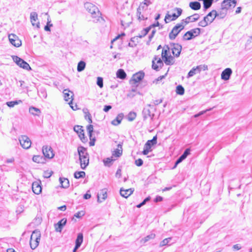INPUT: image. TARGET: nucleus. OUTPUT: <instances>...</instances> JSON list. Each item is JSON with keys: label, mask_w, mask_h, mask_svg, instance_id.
<instances>
[{"label": "nucleus", "mask_w": 252, "mask_h": 252, "mask_svg": "<svg viewBox=\"0 0 252 252\" xmlns=\"http://www.w3.org/2000/svg\"><path fill=\"white\" fill-rule=\"evenodd\" d=\"M79 137H80V139L81 140V141L83 142H84L86 141V139L85 137V134H84V132H83L82 133H81L79 135Z\"/></svg>", "instance_id": "59"}, {"label": "nucleus", "mask_w": 252, "mask_h": 252, "mask_svg": "<svg viewBox=\"0 0 252 252\" xmlns=\"http://www.w3.org/2000/svg\"><path fill=\"white\" fill-rule=\"evenodd\" d=\"M86 66V63L84 61H80L78 63L77 65V71L78 72H81L84 70Z\"/></svg>", "instance_id": "38"}, {"label": "nucleus", "mask_w": 252, "mask_h": 252, "mask_svg": "<svg viewBox=\"0 0 252 252\" xmlns=\"http://www.w3.org/2000/svg\"><path fill=\"white\" fill-rule=\"evenodd\" d=\"M232 73V71L230 68H225L221 74V78L222 80L226 81L229 79Z\"/></svg>", "instance_id": "18"}, {"label": "nucleus", "mask_w": 252, "mask_h": 252, "mask_svg": "<svg viewBox=\"0 0 252 252\" xmlns=\"http://www.w3.org/2000/svg\"><path fill=\"white\" fill-rule=\"evenodd\" d=\"M163 101L162 99L155 100L153 101V105H158L159 104L161 103Z\"/></svg>", "instance_id": "60"}, {"label": "nucleus", "mask_w": 252, "mask_h": 252, "mask_svg": "<svg viewBox=\"0 0 252 252\" xmlns=\"http://www.w3.org/2000/svg\"><path fill=\"white\" fill-rule=\"evenodd\" d=\"M236 0H223L221 4V10L227 11L229 8H234L236 6Z\"/></svg>", "instance_id": "10"}, {"label": "nucleus", "mask_w": 252, "mask_h": 252, "mask_svg": "<svg viewBox=\"0 0 252 252\" xmlns=\"http://www.w3.org/2000/svg\"><path fill=\"white\" fill-rule=\"evenodd\" d=\"M170 47H169L170 49L172 50V52L174 56L176 57H178L181 53L182 47L178 43H170Z\"/></svg>", "instance_id": "13"}, {"label": "nucleus", "mask_w": 252, "mask_h": 252, "mask_svg": "<svg viewBox=\"0 0 252 252\" xmlns=\"http://www.w3.org/2000/svg\"><path fill=\"white\" fill-rule=\"evenodd\" d=\"M184 28L185 25L183 24V22H181L176 24L169 34V39L171 40L175 39L178 34L184 29Z\"/></svg>", "instance_id": "7"}, {"label": "nucleus", "mask_w": 252, "mask_h": 252, "mask_svg": "<svg viewBox=\"0 0 252 252\" xmlns=\"http://www.w3.org/2000/svg\"><path fill=\"white\" fill-rule=\"evenodd\" d=\"M213 0H204L203 8H204V10H207V9H208L209 8H210L211 6V5L213 2Z\"/></svg>", "instance_id": "36"}, {"label": "nucleus", "mask_w": 252, "mask_h": 252, "mask_svg": "<svg viewBox=\"0 0 252 252\" xmlns=\"http://www.w3.org/2000/svg\"><path fill=\"white\" fill-rule=\"evenodd\" d=\"M32 189L33 192L36 194H39L41 192L42 188L40 185L36 182L32 184Z\"/></svg>", "instance_id": "25"}, {"label": "nucleus", "mask_w": 252, "mask_h": 252, "mask_svg": "<svg viewBox=\"0 0 252 252\" xmlns=\"http://www.w3.org/2000/svg\"><path fill=\"white\" fill-rule=\"evenodd\" d=\"M189 31L191 32L192 34L194 36V38L200 33V29L198 28L191 29Z\"/></svg>", "instance_id": "46"}, {"label": "nucleus", "mask_w": 252, "mask_h": 252, "mask_svg": "<svg viewBox=\"0 0 252 252\" xmlns=\"http://www.w3.org/2000/svg\"><path fill=\"white\" fill-rule=\"evenodd\" d=\"M30 19L32 24L33 26L35 25V24L33 23L34 21H35L37 19V14L35 12H32L30 14Z\"/></svg>", "instance_id": "41"}, {"label": "nucleus", "mask_w": 252, "mask_h": 252, "mask_svg": "<svg viewBox=\"0 0 252 252\" xmlns=\"http://www.w3.org/2000/svg\"><path fill=\"white\" fill-rule=\"evenodd\" d=\"M96 84L100 88H102L103 86V78L100 77L97 78Z\"/></svg>", "instance_id": "51"}, {"label": "nucleus", "mask_w": 252, "mask_h": 252, "mask_svg": "<svg viewBox=\"0 0 252 252\" xmlns=\"http://www.w3.org/2000/svg\"><path fill=\"white\" fill-rule=\"evenodd\" d=\"M52 173H53V172H52V171H51V172L46 171L44 173L43 177L45 178H50L51 176Z\"/></svg>", "instance_id": "58"}, {"label": "nucleus", "mask_w": 252, "mask_h": 252, "mask_svg": "<svg viewBox=\"0 0 252 252\" xmlns=\"http://www.w3.org/2000/svg\"><path fill=\"white\" fill-rule=\"evenodd\" d=\"M151 30V27H149L147 28L144 29L142 31H141L140 33L137 36L139 38H142L144 37L145 35L147 34V33L149 32Z\"/></svg>", "instance_id": "35"}, {"label": "nucleus", "mask_w": 252, "mask_h": 252, "mask_svg": "<svg viewBox=\"0 0 252 252\" xmlns=\"http://www.w3.org/2000/svg\"><path fill=\"white\" fill-rule=\"evenodd\" d=\"M85 118L90 124L92 123V116L88 111L85 113Z\"/></svg>", "instance_id": "52"}, {"label": "nucleus", "mask_w": 252, "mask_h": 252, "mask_svg": "<svg viewBox=\"0 0 252 252\" xmlns=\"http://www.w3.org/2000/svg\"><path fill=\"white\" fill-rule=\"evenodd\" d=\"M83 241V235L82 233L78 234L75 241V245L80 247Z\"/></svg>", "instance_id": "31"}, {"label": "nucleus", "mask_w": 252, "mask_h": 252, "mask_svg": "<svg viewBox=\"0 0 252 252\" xmlns=\"http://www.w3.org/2000/svg\"><path fill=\"white\" fill-rule=\"evenodd\" d=\"M122 150H119L118 149H117L114 151L112 155L115 157H119L122 155Z\"/></svg>", "instance_id": "48"}, {"label": "nucleus", "mask_w": 252, "mask_h": 252, "mask_svg": "<svg viewBox=\"0 0 252 252\" xmlns=\"http://www.w3.org/2000/svg\"><path fill=\"white\" fill-rule=\"evenodd\" d=\"M135 164L137 166H141L143 165V161L142 160V159L141 158H138V159L136 160L135 161Z\"/></svg>", "instance_id": "57"}, {"label": "nucleus", "mask_w": 252, "mask_h": 252, "mask_svg": "<svg viewBox=\"0 0 252 252\" xmlns=\"http://www.w3.org/2000/svg\"><path fill=\"white\" fill-rule=\"evenodd\" d=\"M156 108H155L153 105L151 104H147L142 111L144 120L150 118L151 121H153L155 116L154 112L156 111Z\"/></svg>", "instance_id": "4"}, {"label": "nucleus", "mask_w": 252, "mask_h": 252, "mask_svg": "<svg viewBox=\"0 0 252 252\" xmlns=\"http://www.w3.org/2000/svg\"><path fill=\"white\" fill-rule=\"evenodd\" d=\"M200 72H199V70H198V68H197V66L196 67H193L189 71V72L188 73V75L187 76V77L188 78H189L190 77H192L193 76H194V75H195L196 74H197V73H199Z\"/></svg>", "instance_id": "30"}, {"label": "nucleus", "mask_w": 252, "mask_h": 252, "mask_svg": "<svg viewBox=\"0 0 252 252\" xmlns=\"http://www.w3.org/2000/svg\"><path fill=\"white\" fill-rule=\"evenodd\" d=\"M84 6L87 10L92 14V17L94 18V21H98L99 18H101V13L97 7L93 3L90 2L85 3Z\"/></svg>", "instance_id": "2"}, {"label": "nucleus", "mask_w": 252, "mask_h": 252, "mask_svg": "<svg viewBox=\"0 0 252 252\" xmlns=\"http://www.w3.org/2000/svg\"><path fill=\"white\" fill-rule=\"evenodd\" d=\"M117 77L121 79H124L126 76V74L125 71L122 69H119L117 72Z\"/></svg>", "instance_id": "32"}, {"label": "nucleus", "mask_w": 252, "mask_h": 252, "mask_svg": "<svg viewBox=\"0 0 252 252\" xmlns=\"http://www.w3.org/2000/svg\"><path fill=\"white\" fill-rule=\"evenodd\" d=\"M174 10L177 11V14L175 13L171 14L168 13L166 14L164 19V21L166 23H168L172 21L175 20L181 15L182 13V9L181 8L177 7Z\"/></svg>", "instance_id": "8"}, {"label": "nucleus", "mask_w": 252, "mask_h": 252, "mask_svg": "<svg viewBox=\"0 0 252 252\" xmlns=\"http://www.w3.org/2000/svg\"><path fill=\"white\" fill-rule=\"evenodd\" d=\"M87 129L89 133V137H92V132H93V126L92 125H89L87 127Z\"/></svg>", "instance_id": "50"}, {"label": "nucleus", "mask_w": 252, "mask_h": 252, "mask_svg": "<svg viewBox=\"0 0 252 252\" xmlns=\"http://www.w3.org/2000/svg\"><path fill=\"white\" fill-rule=\"evenodd\" d=\"M67 220L66 219H63L60 220L57 223L55 224V228L57 232H61L63 227L66 223Z\"/></svg>", "instance_id": "19"}, {"label": "nucleus", "mask_w": 252, "mask_h": 252, "mask_svg": "<svg viewBox=\"0 0 252 252\" xmlns=\"http://www.w3.org/2000/svg\"><path fill=\"white\" fill-rule=\"evenodd\" d=\"M176 92L178 94L183 95L185 93V89L182 85H178L176 87Z\"/></svg>", "instance_id": "42"}, {"label": "nucleus", "mask_w": 252, "mask_h": 252, "mask_svg": "<svg viewBox=\"0 0 252 252\" xmlns=\"http://www.w3.org/2000/svg\"><path fill=\"white\" fill-rule=\"evenodd\" d=\"M189 6L191 9L194 10H199L201 8V4L198 1L190 2L189 4Z\"/></svg>", "instance_id": "29"}, {"label": "nucleus", "mask_w": 252, "mask_h": 252, "mask_svg": "<svg viewBox=\"0 0 252 252\" xmlns=\"http://www.w3.org/2000/svg\"><path fill=\"white\" fill-rule=\"evenodd\" d=\"M44 158L40 156H34L32 158V160L37 163H43Z\"/></svg>", "instance_id": "40"}, {"label": "nucleus", "mask_w": 252, "mask_h": 252, "mask_svg": "<svg viewBox=\"0 0 252 252\" xmlns=\"http://www.w3.org/2000/svg\"><path fill=\"white\" fill-rule=\"evenodd\" d=\"M194 38V36L189 31L186 32L183 37V39L184 40H189Z\"/></svg>", "instance_id": "34"}, {"label": "nucleus", "mask_w": 252, "mask_h": 252, "mask_svg": "<svg viewBox=\"0 0 252 252\" xmlns=\"http://www.w3.org/2000/svg\"><path fill=\"white\" fill-rule=\"evenodd\" d=\"M21 146L25 149H28L31 146V141L30 138L26 135H22L19 138Z\"/></svg>", "instance_id": "12"}, {"label": "nucleus", "mask_w": 252, "mask_h": 252, "mask_svg": "<svg viewBox=\"0 0 252 252\" xmlns=\"http://www.w3.org/2000/svg\"><path fill=\"white\" fill-rule=\"evenodd\" d=\"M85 215V213L83 211L78 212L77 213L75 214L74 216L77 218H80L82 216Z\"/></svg>", "instance_id": "56"}, {"label": "nucleus", "mask_w": 252, "mask_h": 252, "mask_svg": "<svg viewBox=\"0 0 252 252\" xmlns=\"http://www.w3.org/2000/svg\"><path fill=\"white\" fill-rule=\"evenodd\" d=\"M85 175L86 173L84 171H76L74 173V177L76 179L84 178Z\"/></svg>", "instance_id": "37"}, {"label": "nucleus", "mask_w": 252, "mask_h": 252, "mask_svg": "<svg viewBox=\"0 0 252 252\" xmlns=\"http://www.w3.org/2000/svg\"><path fill=\"white\" fill-rule=\"evenodd\" d=\"M90 139V141L89 142V145L90 146H93L94 145L95 139L94 138H92V137H89Z\"/></svg>", "instance_id": "61"}, {"label": "nucleus", "mask_w": 252, "mask_h": 252, "mask_svg": "<svg viewBox=\"0 0 252 252\" xmlns=\"http://www.w3.org/2000/svg\"><path fill=\"white\" fill-rule=\"evenodd\" d=\"M10 42L14 46L16 47H20L21 44V40H20L18 37L14 34H10L8 36Z\"/></svg>", "instance_id": "14"}, {"label": "nucleus", "mask_w": 252, "mask_h": 252, "mask_svg": "<svg viewBox=\"0 0 252 252\" xmlns=\"http://www.w3.org/2000/svg\"><path fill=\"white\" fill-rule=\"evenodd\" d=\"M60 183L61 184V187L63 188L66 189L69 186V180L67 178H60Z\"/></svg>", "instance_id": "28"}, {"label": "nucleus", "mask_w": 252, "mask_h": 252, "mask_svg": "<svg viewBox=\"0 0 252 252\" xmlns=\"http://www.w3.org/2000/svg\"><path fill=\"white\" fill-rule=\"evenodd\" d=\"M217 16H219V15L216 10H213L205 16L203 19L198 23V25L200 27H205L208 24L212 23Z\"/></svg>", "instance_id": "3"}, {"label": "nucleus", "mask_w": 252, "mask_h": 252, "mask_svg": "<svg viewBox=\"0 0 252 252\" xmlns=\"http://www.w3.org/2000/svg\"><path fill=\"white\" fill-rule=\"evenodd\" d=\"M163 65L162 60L157 56H155L152 61V68L157 71L159 70Z\"/></svg>", "instance_id": "11"}, {"label": "nucleus", "mask_w": 252, "mask_h": 252, "mask_svg": "<svg viewBox=\"0 0 252 252\" xmlns=\"http://www.w3.org/2000/svg\"><path fill=\"white\" fill-rule=\"evenodd\" d=\"M123 116V113L118 114L117 117L111 122V124L114 126L119 125L121 123Z\"/></svg>", "instance_id": "27"}, {"label": "nucleus", "mask_w": 252, "mask_h": 252, "mask_svg": "<svg viewBox=\"0 0 252 252\" xmlns=\"http://www.w3.org/2000/svg\"><path fill=\"white\" fill-rule=\"evenodd\" d=\"M111 108L112 106L111 105H105L103 108V111L105 112H107Z\"/></svg>", "instance_id": "63"}, {"label": "nucleus", "mask_w": 252, "mask_h": 252, "mask_svg": "<svg viewBox=\"0 0 252 252\" xmlns=\"http://www.w3.org/2000/svg\"><path fill=\"white\" fill-rule=\"evenodd\" d=\"M18 103L17 101H8V102H6V104L8 106H9V107H13L16 104H17Z\"/></svg>", "instance_id": "55"}, {"label": "nucleus", "mask_w": 252, "mask_h": 252, "mask_svg": "<svg viewBox=\"0 0 252 252\" xmlns=\"http://www.w3.org/2000/svg\"><path fill=\"white\" fill-rule=\"evenodd\" d=\"M77 151L79 157L81 168L85 169L89 163V156L87 149L83 146H79Z\"/></svg>", "instance_id": "1"}, {"label": "nucleus", "mask_w": 252, "mask_h": 252, "mask_svg": "<svg viewBox=\"0 0 252 252\" xmlns=\"http://www.w3.org/2000/svg\"><path fill=\"white\" fill-rule=\"evenodd\" d=\"M145 75L144 73L142 71H139L135 74H133L131 80V83L132 84H135L141 81L144 78Z\"/></svg>", "instance_id": "15"}, {"label": "nucleus", "mask_w": 252, "mask_h": 252, "mask_svg": "<svg viewBox=\"0 0 252 252\" xmlns=\"http://www.w3.org/2000/svg\"><path fill=\"white\" fill-rule=\"evenodd\" d=\"M112 161L113 159H112V158H106V159H103L104 164L106 166H110Z\"/></svg>", "instance_id": "47"}, {"label": "nucleus", "mask_w": 252, "mask_h": 252, "mask_svg": "<svg viewBox=\"0 0 252 252\" xmlns=\"http://www.w3.org/2000/svg\"><path fill=\"white\" fill-rule=\"evenodd\" d=\"M143 11L141 10H139V8H137V12H136V16L139 21H142L147 19V18H145L143 14H142V12Z\"/></svg>", "instance_id": "39"}, {"label": "nucleus", "mask_w": 252, "mask_h": 252, "mask_svg": "<svg viewBox=\"0 0 252 252\" xmlns=\"http://www.w3.org/2000/svg\"><path fill=\"white\" fill-rule=\"evenodd\" d=\"M152 2L149 0H144V1L141 3H140L139 7V10H141L142 11H145L147 9L148 6L151 4Z\"/></svg>", "instance_id": "26"}, {"label": "nucleus", "mask_w": 252, "mask_h": 252, "mask_svg": "<svg viewBox=\"0 0 252 252\" xmlns=\"http://www.w3.org/2000/svg\"><path fill=\"white\" fill-rule=\"evenodd\" d=\"M107 198V190L106 189H101L97 194V201L101 202Z\"/></svg>", "instance_id": "20"}, {"label": "nucleus", "mask_w": 252, "mask_h": 252, "mask_svg": "<svg viewBox=\"0 0 252 252\" xmlns=\"http://www.w3.org/2000/svg\"><path fill=\"white\" fill-rule=\"evenodd\" d=\"M157 143V135L153 137L152 140H149L147 141V142L145 144L144 146L149 149V150H151V147L152 146L156 145Z\"/></svg>", "instance_id": "22"}, {"label": "nucleus", "mask_w": 252, "mask_h": 252, "mask_svg": "<svg viewBox=\"0 0 252 252\" xmlns=\"http://www.w3.org/2000/svg\"><path fill=\"white\" fill-rule=\"evenodd\" d=\"M64 99L65 101H67L70 98L72 99L73 96V93L70 91L68 89H65L63 91Z\"/></svg>", "instance_id": "23"}, {"label": "nucleus", "mask_w": 252, "mask_h": 252, "mask_svg": "<svg viewBox=\"0 0 252 252\" xmlns=\"http://www.w3.org/2000/svg\"><path fill=\"white\" fill-rule=\"evenodd\" d=\"M151 150H149V149L146 148L145 146H144V150L142 152V153L144 155H147L149 152L151 151Z\"/></svg>", "instance_id": "62"}, {"label": "nucleus", "mask_w": 252, "mask_h": 252, "mask_svg": "<svg viewBox=\"0 0 252 252\" xmlns=\"http://www.w3.org/2000/svg\"><path fill=\"white\" fill-rule=\"evenodd\" d=\"M30 113L34 116H39L40 113H41L40 110L36 107H31L29 108Z\"/></svg>", "instance_id": "33"}, {"label": "nucleus", "mask_w": 252, "mask_h": 252, "mask_svg": "<svg viewBox=\"0 0 252 252\" xmlns=\"http://www.w3.org/2000/svg\"><path fill=\"white\" fill-rule=\"evenodd\" d=\"M156 235L154 233H151L150 235H147L144 238L142 239V241L143 243H146L148 242L150 239H153L155 238Z\"/></svg>", "instance_id": "44"}, {"label": "nucleus", "mask_w": 252, "mask_h": 252, "mask_svg": "<svg viewBox=\"0 0 252 252\" xmlns=\"http://www.w3.org/2000/svg\"><path fill=\"white\" fill-rule=\"evenodd\" d=\"M133 191L134 189L132 188L127 189H124L123 188H121L120 192L122 196L125 198H127L133 193Z\"/></svg>", "instance_id": "21"}, {"label": "nucleus", "mask_w": 252, "mask_h": 252, "mask_svg": "<svg viewBox=\"0 0 252 252\" xmlns=\"http://www.w3.org/2000/svg\"><path fill=\"white\" fill-rule=\"evenodd\" d=\"M219 15V16L220 15V18H223V17H225V16L226 15V11H222L221 10V11L220 12V14H218Z\"/></svg>", "instance_id": "64"}, {"label": "nucleus", "mask_w": 252, "mask_h": 252, "mask_svg": "<svg viewBox=\"0 0 252 252\" xmlns=\"http://www.w3.org/2000/svg\"><path fill=\"white\" fill-rule=\"evenodd\" d=\"M190 154L189 149H187L185 150L183 154L177 159V164H179L183 160L187 158L188 155Z\"/></svg>", "instance_id": "24"}, {"label": "nucleus", "mask_w": 252, "mask_h": 252, "mask_svg": "<svg viewBox=\"0 0 252 252\" xmlns=\"http://www.w3.org/2000/svg\"><path fill=\"white\" fill-rule=\"evenodd\" d=\"M136 117V114L134 112H130L127 115V119L129 121H133Z\"/></svg>", "instance_id": "45"}, {"label": "nucleus", "mask_w": 252, "mask_h": 252, "mask_svg": "<svg viewBox=\"0 0 252 252\" xmlns=\"http://www.w3.org/2000/svg\"><path fill=\"white\" fill-rule=\"evenodd\" d=\"M197 68H198V70H199V72H200L201 70H208V66L206 65L203 64V65H199L197 66Z\"/></svg>", "instance_id": "54"}, {"label": "nucleus", "mask_w": 252, "mask_h": 252, "mask_svg": "<svg viewBox=\"0 0 252 252\" xmlns=\"http://www.w3.org/2000/svg\"><path fill=\"white\" fill-rule=\"evenodd\" d=\"M51 21L48 18V21L47 25L44 27V30L45 31H50V27L53 26L52 24H50Z\"/></svg>", "instance_id": "53"}, {"label": "nucleus", "mask_w": 252, "mask_h": 252, "mask_svg": "<svg viewBox=\"0 0 252 252\" xmlns=\"http://www.w3.org/2000/svg\"><path fill=\"white\" fill-rule=\"evenodd\" d=\"M73 129L74 131H75L78 134V136L83 132H84V130L83 129V127L80 126L76 125L75 126L73 127Z\"/></svg>", "instance_id": "43"}, {"label": "nucleus", "mask_w": 252, "mask_h": 252, "mask_svg": "<svg viewBox=\"0 0 252 252\" xmlns=\"http://www.w3.org/2000/svg\"><path fill=\"white\" fill-rule=\"evenodd\" d=\"M170 48L168 46L164 47L161 53V57L166 65L173 64L174 62V58L171 55H168Z\"/></svg>", "instance_id": "5"}, {"label": "nucleus", "mask_w": 252, "mask_h": 252, "mask_svg": "<svg viewBox=\"0 0 252 252\" xmlns=\"http://www.w3.org/2000/svg\"><path fill=\"white\" fill-rule=\"evenodd\" d=\"M171 238H168L164 239L160 243V246L162 247L168 244V243L171 241Z\"/></svg>", "instance_id": "49"}, {"label": "nucleus", "mask_w": 252, "mask_h": 252, "mask_svg": "<svg viewBox=\"0 0 252 252\" xmlns=\"http://www.w3.org/2000/svg\"><path fill=\"white\" fill-rule=\"evenodd\" d=\"M200 18V15L198 14L195 13L192 15L187 17L185 19L182 20L181 22H183L185 26L189 22H193L198 20Z\"/></svg>", "instance_id": "17"}, {"label": "nucleus", "mask_w": 252, "mask_h": 252, "mask_svg": "<svg viewBox=\"0 0 252 252\" xmlns=\"http://www.w3.org/2000/svg\"><path fill=\"white\" fill-rule=\"evenodd\" d=\"M12 58L15 63L20 67L27 70H31L32 69L29 63L21 58L17 56H13Z\"/></svg>", "instance_id": "9"}, {"label": "nucleus", "mask_w": 252, "mask_h": 252, "mask_svg": "<svg viewBox=\"0 0 252 252\" xmlns=\"http://www.w3.org/2000/svg\"><path fill=\"white\" fill-rule=\"evenodd\" d=\"M42 153L44 157L48 158H52L54 156V154H53L52 149L50 146H43Z\"/></svg>", "instance_id": "16"}, {"label": "nucleus", "mask_w": 252, "mask_h": 252, "mask_svg": "<svg viewBox=\"0 0 252 252\" xmlns=\"http://www.w3.org/2000/svg\"><path fill=\"white\" fill-rule=\"evenodd\" d=\"M40 239V233L39 231H34L31 235L30 246L32 250H34L39 245Z\"/></svg>", "instance_id": "6"}]
</instances>
